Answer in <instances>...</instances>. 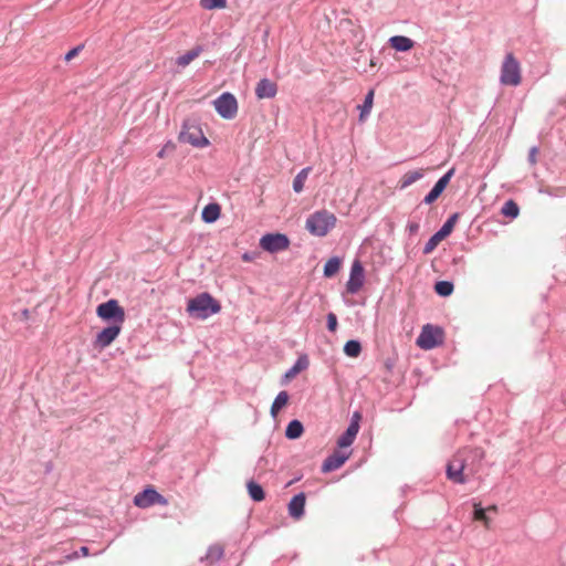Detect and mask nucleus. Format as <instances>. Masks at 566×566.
Listing matches in <instances>:
<instances>
[{"mask_svg":"<svg viewBox=\"0 0 566 566\" xmlns=\"http://www.w3.org/2000/svg\"><path fill=\"white\" fill-rule=\"evenodd\" d=\"M484 458L481 448H464L459 450L447 463L446 475L454 484H465L469 475L475 472V465Z\"/></svg>","mask_w":566,"mask_h":566,"instance_id":"1","label":"nucleus"},{"mask_svg":"<svg viewBox=\"0 0 566 566\" xmlns=\"http://www.w3.org/2000/svg\"><path fill=\"white\" fill-rule=\"evenodd\" d=\"M186 311L190 317L207 319L219 313L221 305L211 294L203 292L188 301Z\"/></svg>","mask_w":566,"mask_h":566,"instance_id":"2","label":"nucleus"},{"mask_svg":"<svg viewBox=\"0 0 566 566\" xmlns=\"http://www.w3.org/2000/svg\"><path fill=\"white\" fill-rule=\"evenodd\" d=\"M336 217L327 210H318L306 219V230L315 237L326 235L336 224Z\"/></svg>","mask_w":566,"mask_h":566,"instance_id":"3","label":"nucleus"},{"mask_svg":"<svg viewBox=\"0 0 566 566\" xmlns=\"http://www.w3.org/2000/svg\"><path fill=\"white\" fill-rule=\"evenodd\" d=\"M96 315L108 324L124 325L125 322V311L115 298L98 304Z\"/></svg>","mask_w":566,"mask_h":566,"instance_id":"4","label":"nucleus"},{"mask_svg":"<svg viewBox=\"0 0 566 566\" xmlns=\"http://www.w3.org/2000/svg\"><path fill=\"white\" fill-rule=\"evenodd\" d=\"M521 81L520 62L513 53H507L502 63L500 82L503 85L517 86Z\"/></svg>","mask_w":566,"mask_h":566,"instance_id":"5","label":"nucleus"},{"mask_svg":"<svg viewBox=\"0 0 566 566\" xmlns=\"http://www.w3.org/2000/svg\"><path fill=\"white\" fill-rule=\"evenodd\" d=\"M443 342V331L439 326L426 324L417 338V345L424 350L433 349Z\"/></svg>","mask_w":566,"mask_h":566,"instance_id":"6","label":"nucleus"},{"mask_svg":"<svg viewBox=\"0 0 566 566\" xmlns=\"http://www.w3.org/2000/svg\"><path fill=\"white\" fill-rule=\"evenodd\" d=\"M459 217V212H454L446 220L442 227L437 232H434L426 242L423 247V254L431 253L442 240H444L452 233Z\"/></svg>","mask_w":566,"mask_h":566,"instance_id":"7","label":"nucleus"},{"mask_svg":"<svg viewBox=\"0 0 566 566\" xmlns=\"http://www.w3.org/2000/svg\"><path fill=\"white\" fill-rule=\"evenodd\" d=\"M216 112L224 119H232L238 113V101L230 92H224L213 101Z\"/></svg>","mask_w":566,"mask_h":566,"instance_id":"8","label":"nucleus"},{"mask_svg":"<svg viewBox=\"0 0 566 566\" xmlns=\"http://www.w3.org/2000/svg\"><path fill=\"white\" fill-rule=\"evenodd\" d=\"M290 239L284 233H265L260 239V247L270 253L284 251L290 247Z\"/></svg>","mask_w":566,"mask_h":566,"instance_id":"9","label":"nucleus"},{"mask_svg":"<svg viewBox=\"0 0 566 566\" xmlns=\"http://www.w3.org/2000/svg\"><path fill=\"white\" fill-rule=\"evenodd\" d=\"M137 507L146 509L155 504L167 505L168 500L155 490L153 486H146L142 492L137 493L133 500Z\"/></svg>","mask_w":566,"mask_h":566,"instance_id":"10","label":"nucleus"},{"mask_svg":"<svg viewBox=\"0 0 566 566\" xmlns=\"http://www.w3.org/2000/svg\"><path fill=\"white\" fill-rule=\"evenodd\" d=\"M365 269L360 260L355 259L350 266L349 279L346 283V291L349 294H356L364 285Z\"/></svg>","mask_w":566,"mask_h":566,"instance_id":"11","label":"nucleus"},{"mask_svg":"<svg viewBox=\"0 0 566 566\" xmlns=\"http://www.w3.org/2000/svg\"><path fill=\"white\" fill-rule=\"evenodd\" d=\"M122 329L123 325L108 324L96 334L94 346L99 349L108 347L118 337Z\"/></svg>","mask_w":566,"mask_h":566,"instance_id":"12","label":"nucleus"},{"mask_svg":"<svg viewBox=\"0 0 566 566\" xmlns=\"http://www.w3.org/2000/svg\"><path fill=\"white\" fill-rule=\"evenodd\" d=\"M454 171H455V169L451 168L443 176H441L438 179V181L434 184L432 189L424 196V198L422 199V203H424V205L433 203L448 187L451 178L454 175Z\"/></svg>","mask_w":566,"mask_h":566,"instance_id":"13","label":"nucleus"},{"mask_svg":"<svg viewBox=\"0 0 566 566\" xmlns=\"http://www.w3.org/2000/svg\"><path fill=\"white\" fill-rule=\"evenodd\" d=\"M179 139L182 143H188L195 147H206L209 145L208 138L203 135L202 130L200 128H196L195 132H189L184 125Z\"/></svg>","mask_w":566,"mask_h":566,"instance_id":"14","label":"nucleus"},{"mask_svg":"<svg viewBox=\"0 0 566 566\" xmlns=\"http://www.w3.org/2000/svg\"><path fill=\"white\" fill-rule=\"evenodd\" d=\"M349 458V453L335 450L323 461L322 472L328 473L339 469Z\"/></svg>","mask_w":566,"mask_h":566,"instance_id":"15","label":"nucleus"},{"mask_svg":"<svg viewBox=\"0 0 566 566\" xmlns=\"http://www.w3.org/2000/svg\"><path fill=\"white\" fill-rule=\"evenodd\" d=\"M306 496L304 492L295 494L289 502L287 511L292 518L300 520L304 516Z\"/></svg>","mask_w":566,"mask_h":566,"instance_id":"16","label":"nucleus"},{"mask_svg":"<svg viewBox=\"0 0 566 566\" xmlns=\"http://www.w3.org/2000/svg\"><path fill=\"white\" fill-rule=\"evenodd\" d=\"M277 93V85L273 81L264 77L255 86V95L259 99L273 98Z\"/></svg>","mask_w":566,"mask_h":566,"instance_id":"17","label":"nucleus"},{"mask_svg":"<svg viewBox=\"0 0 566 566\" xmlns=\"http://www.w3.org/2000/svg\"><path fill=\"white\" fill-rule=\"evenodd\" d=\"M224 549L219 544H212L208 547L207 553L200 558V562H205L208 566H211L222 559Z\"/></svg>","mask_w":566,"mask_h":566,"instance_id":"18","label":"nucleus"},{"mask_svg":"<svg viewBox=\"0 0 566 566\" xmlns=\"http://www.w3.org/2000/svg\"><path fill=\"white\" fill-rule=\"evenodd\" d=\"M389 45L397 52H407L413 48V40L405 35H394L388 41Z\"/></svg>","mask_w":566,"mask_h":566,"instance_id":"19","label":"nucleus"},{"mask_svg":"<svg viewBox=\"0 0 566 566\" xmlns=\"http://www.w3.org/2000/svg\"><path fill=\"white\" fill-rule=\"evenodd\" d=\"M221 214V207L217 202H210L201 211V219L206 223H213L216 222Z\"/></svg>","mask_w":566,"mask_h":566,"instance_id":"20","label":"nucleus"},{"mask_svg":"<svg viewBox=\"0 0 566 566\" xmlns=\"http://www.w3.org/2000/svg\"><path fill=\"white\" fill-rule=\"evenodd\" d=\"M310 359L306 354H302L297 357L293 366L284 374L285 379L294 378L298 373L308 368Z\"/></svg>","mask_w":566,"mask_h":566,"instance_id":"21","label":"nucleus"},{"mask_svg":"<svg viewBox=\"0 0 566 566\" xmlns=\"http://www.w3.org/2000/svg\"><path fill=\"white\" fill-rule=\"evenodd\" d=\"M304 432V426L303 423L297 420V419H293L291 420L286 428H285V437L289 439V440H295V439H298Z\"/></svg>","mask_w":566,"mask_h":566,"instance_id":"22","label":"nucleus"},{"mask_svg":"<svg viewBox=\"0 0 566 566\" xmlns=\"http://www.w3.org/2000/svg\"><path fill=\"white\" fill-rule=\"evenodd\" d=\"M374 102V90H370L364 98L363 104L358 105L359 109V120L364 122L370 114Z\"/></svg>","mask_w":566,"mask_h":566,"instance_id":"23","label":"nucleus"},{"mask_svg":"<svg viewBox=\"0 0 566 566\" xmlns=\"http://www.w3.org/2000/svg\"><path fill=\"white\" fill-rule=\"evenodd\" d=\"M342 266V259L339 256L329 258L323 268V274L325 277H333L339 271Z\"/></svg>","mask_w":566,"mask_h":566,"instance_id":"24","label":"nucleus"},{"mask_svg":"<svg viewBox=\"0 0 566 566\" xmlns=\"http://www.w3.org/2000/svg\"><path fill=\"white\" fill-rule=\"evenodd\" d=\"M289 394L286 391H280L274 401L272 402V406H271V409H270V413L273 418H275L277 416V413L280 412V410L282 408H284L286 406V403L289 402Z\"/></svg>","mask_w":566,"mask_h":566,"instance_id":"25","label":"nucleus"},{"mask_svg":"<svg viewBox=\"0 0 566 566\" xmlns=\"http://www.w3.org/2000/svg\"><path fill=\"white\" fill-rule=\"evenodd\" d=\"M359 430L354 429V427H347V429L342 433V436L337 440V446L339 448H348L353 444L356 439V436Z\"/></svg>","mask_w":566,"mask_h":566,"instance_id":"26","label":"nucleus"},{"mask_svg":"<svg viewBox=\"0 0 566 566\" xmlns=\"http://www.w3.org/2000/svg\"><path fill=\"white\" fill-rule=\"evenodd\" d=\"M423 177V172L421 169L419 170H412V171H408L406 172L400 181H399V188L400 189H406L408 188L409 186H411L413 182L420 180L421 178Z\"/></svg>","mask_w":566,"mask_h":566,"instance_id":"27","label":"nucleus"},{"mask_svg":"<svg viewBox=\"0 0 566 566\" xmlns=\"http://www.w3.org/2000/svg\"><path fill=\"white\" fill-rule=\"evenodd\" d=\"M247 488H248L249 496L254 502H261L262 500H264L265 492H264L263 488L261 486V484L251 480L248 482Z\"/></svg>","mask_w":566,"mask_h":566,"instance_id":"28","label":"nucleus"},{"mask_svg":"<svg viewBox=\"0 0 566 566\" xmlns=\"http://www.w3.org/2000/svg\"><path fill=\"white\" fill-rule=\"evenodd\" d=\"M202 48L200 45L193 48L192 50L186 52L185 54L177 57V65L179 66H187L192 60L199 56L201 53Z\"/></svg>","mask_w":566,"mask_h":566,"instance_id":"29","label":"nucleus"},{"mask_svg":"<svg viewBox=\"0 0 566 566\" xmlns=\"http://www.w3.org/2000/svg\"><path fill=\"white\" fill-rule=\"evenodd\" d=\"M454 285L451 281L442 280L434 284V292L442 297H448L453 293Z\"/></svg>","mask_w":566,"mask_h":566,"instance_id":"30","label":"nucleus"},{"mask_svg":"<svg viewBox=\"0 0 566 566\" xmlns=\"http://www.w3.org/2000/svg\"><path fill=\"white\" fill-rule=\"evenodd\" d=\"M344 353L346 356L355 358L361 353V344L357 339H349L344 345Z\"/></svg>","mask_w":566,"mask_h":566,"instance_id":"31","label":"nucleus"},{"mask_svg":"<svg viewBox=\"0 0 566 566\" xmlns=\"http://www.w3.org/2000/svg\"><path fill=\"white\" fill-rule=\"evenodd\" d=\"M311 170V167H305L302 170L298 171V174L295 176L293 180V190L297 193H300L304 188V181L306 180L308 172Z\"/></svg>","mask_w":566,"mask_h":566,"instance_id":"32","label":"nucleus"},{"mask_svg":"<svg viewBox=\"0 0 566 566\" xmlns=\"http://www.w3.org/2000/svg\"><path fill=\"white\" fill-rule=\"evenodd\" d=\"M501 212L506 218L515 219L520 213V208L515 201L507 200L504 202Z\"/></svg>","mask_w":566,"mask_h":566,"instance_id":"33","label":"nucleus"},{"mask_svg":"<svg viewBox=\"0 0 566 566\" xmlns=\"http://www.w3.org/2000/svg\"><path fill=\"white\" fill-rule=\"evenodd\" d=\"M473 517L476 521L483 522L486 527H490V518L486 515V510L480 503L474 504Z\"/></svg>","mask_w":566,"mask_h":566,"instance_id":"34","label":"nucleus"},{"mask_svg":"<svg viewBox=\"0 0 566 566\" xmlns=\"http://www.w3.org/2000/svg\"><path fill=\"white\" fill-rule=\"evenodd\" d=\"M200 6L206 10L223 9L227 7V0H200Z\"/></svg>","mask_w":566,"mask_h":566,"instance_id":"35","label":"nucleus"},{"mask_svg":"<svg viewBox=\"0 0 566 566\" xmlns=\"http://www.w3.org/2000/svg\"><path fill=\"white\" fill-rule=\"evenodd\" d=\"M90 555V549L87 546H81L78 551H75L69 555L65 556L66 560H74L80 557H86Z\"/></svg>","mask_w":566,"mask_h":566,"instance_id":"36","label":"nucleus"},{"mask_svg":"<svg viewBox=\"0 0 566 566\" xmlns=\"http://www.w3.org/2000/svg\"><path fill=\"white\" fill-rule=\"evenodd\" d=\"M338 326L337 316L334 313H328L326 316V327L329 332H336Z\"/></svg>","mask_w":566,"mask_h":566,"instance_id":"37","label":"nucleus"},{"mask_svg":"<svg viewBox=\"0 0 566 566\" xmlns=\"http://www.w3.org/2000/svg\"><path fill=\"white\" fill-rule=\"evenodd\" d=\"M84 49V44H78L74 48H72L69 52L65 53L64 55V61L66 62H70L71 60H73L75 56L78 55V53Z\"/></svg>","mask_w":566,"mask_h":566,"instance_id":"38","label":"nucleus"},{"mask_svg":"<svg viewBox=\"0 0 566 566\" xmlns=\"http://www.w3.org/2000/svg\"><path fill=\"white\" fill-rule=\"evenodd\" d=\"M361 420V415L359 411H355L350 418V422L348 427H354V429L359 430V422Z\"/></svg>","mask_w":566,"mask_h":566,"instance_id":"39","label":"nucleus"},{"mask_svg":"<svg viewBox=\"0 0 566 566\" xmlns=\"http://www.w3.org/2000/svg\"><path fill=\"white\" fill-rule=\"evenodd\" d=\"M419 229L420 224L418 222L410 221L407 224V231L409 232L410 235L417 234L419 232Z\"/></svg>","mask_w":566,"mask_h":566,"instance_id":"40","label":"nucleus"},{"mask_svg":"<svg viewBox=\"0 0 566 566\" xmlns=\"http://www.w3.org/2000/svg\"><path fill=\"white\" fill-rule=\"evenodd\" d=\"M536 154H537V148L536 147H532L530 153H528V160L531 164H535L536 161Z\"/></svg>","mask_w":566,"mask_h":566,"instance_id":"41","label":"nucleus"},{"mask_svg":"<svg viewBox=\"0 0 566 566\" xmlns=\"http://www.w3.org/2000/svg\"><path fill=\"white\" fill-rule=\"evenodd\" d=\"M539 192L541 193H545V195H548V196H557L556 193L553 192L552 189L549 188H539Z\"/></svg>","mask_w":566,"mask_h":566,"instance_id":"42","label":"nucleus"},{"mask_svg":"<svg viewBox=\"0 0 566 566\" xmlns=\"http://www.w3.org/2000/svg\"><path fill=\"white\" fill-rule=\"evenodd\" d=\"M21 314H22V316L24 318H28L29 317V310H27V308L22 310Z\"/></svg>","mask_w":566,"mask_h":566,"instance_id":"43","label":"nucleus"},{"mask_svg":"<svg viewBox=\"0 0 566 566\" xmlns=\"http://www.w3.org/2000/svg\"><path fill=\"white\" fill-rule=\"evenodd\" d=\"M157 156H158L159 158L165 157V149H164V148H163V149H160V150L158 151Z\"/></svg>","mask_w":566,"mask_h":566,"instance_id":"44","label":"nucleus"},{"mask_svg":"<svg viewBox=\"0 0 566 566\" xmlns=\"http://www.w3.org/2000/svg\"><path fill=\"white\" fill-rule=\"evenodd\" d=\"M485 510H486V511H493V512H496V510H497V509H496V506H495V505H492V506H490V507H488V509H485Z\"/></svg>","mask_w":566,"mask_h":566,"instance_id":"45","label":"nucleus"},{"mask_svg":"<svg viewBox=\"0 0 566 566\" xmlns=\"http://www.w3.org/2000/svg\"><path fill=\"white\" fill-rule=\"evenodd\" d=\"M243 260H247V261L250 260V258L247 253L243 255Z\"/></svg>","mask_w":566,"mask_h":566,"instance_id":"46","label":"nucleus"}]
</instances>
